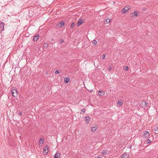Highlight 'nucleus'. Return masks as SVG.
Instances as JSON below:
<instances>
[{
	"instance_id": "obj_1",
	"label": "nucleus",
	"mask_w": 158,
	"mask_h": 158,
	"mask_svg": "<svg viewBox=\"0 0 158 158\" xmlns=\"http://www.w3.org/2000/svg\"><path fill=\"white\" fill-rule=\"evenodd\" d=\"M130 9V6H125L121 10V12L123 14H125L126 13L128 10Z\"/></svg>"
},
{
	"instance_id": "obj_2",
	"label": "nucleus",
	"mask_w": 158,
	"mask_h": 158,
	"mask_svg": "<svg viewBox=\"0 0 158 158\" xmlns=\"http://www.w3.org/2000/svg\"><path fill=\"white\" fill-rule=\"evenodd\" d=\"M148 102L147 101H143L141 102L140 105L141 107L143 108H146L147 107L148 105H147Z\"/></svg>"
},
{
	"instance_id": "obj_3",
	"label": "nucleus",
	"mask_w": 158,
	"mask_h": 158,
	"mask_svg": "<svg viewBox=\"0 0 158 158\" xmlns=\"http://www.w3.org/2000/svg\"><path fill=\"white\" fill-rule=\"evenodd\" d=\"M18 91L17 90L13 89L11 91V93L12 96L15 97H16L18 95Z\"/></svg>"
},
{
	"instance_id": "obj_4",
	"label": "nucleus",
	"mask_w": 158,
	"mask_h": 158,
	"mask_svg": "<svg viewBox=\"0 0 158 158\" xmlns=\"http://www.w3.org/2000/svg\"><path fill=\"white\" fill-rule=\"evenodd\" d=\"M49 147L48 145H46L43 150L44 153L45 154V155H46L48 153V150Z\"/></svg>"
},
{
	"instance_id": "obj_5",
	"label": "nucleus",
	"mask_w": 158,
	"mask_h": 158,
	"mask_svg": "<svg viewBox=\"0 0 158 158\" xmlns=\"http://www.w3.org/2000/svg\"><path fill=\"white\" fill-rule=\"evenodd\" d=\"M129 155L127 153H124L122 155L121 158H128Z\"/></svg>"
},
{
	"instance_id": "obj_6",
	"label": "nucleus",
	"mask_w": 158,
	"mask_h": 158,
	"mask_svg": "<svg viewBox=\"0 0 158 158\" xmlns=\"http://www.w3.org/2000/svg\"><path fill=\"white\" fill-rule=\"evenodd\" d=\"M143 137L148 138L149 136V134L148 131H145L143 135Z\"/></svg>"
},
{
	"instance_id": "obj_7",
	"label": "nucleus",
	"mask_w": 158,
	"mask_h": 158,
	"mask_svg": "<svg viewBox=\"0 0 158 158\" xmlns=\"http://www.w3.org/2000/svg\"><path fill=\"white\" fill-rule=\"evenodd\" d=\"M138 13L137 11L135 10L131 14V17L135 16H138Z\"/></svg>"
},
{
	"instance_id": "obj_8",
	"label": "nucleus",
	"mask_w": 158,
	"mask_h": 158,
	"mask_svg": "<svg viewBox=\"0 0 158 158\" xmlns=\"http://www.w3.org/2000/svg\"><path fill=\"white\" fill-rule=\"evenodd\" d=\"M4 24L3 22H0V30L2 31L4 30Z\"/></svg>"
},
{
	"instance_id": "obj_9",
	"label": "nucleus",
	"mask_w": 158,
	"mask_h": 158,
	"mask_svg": "<svg viewBox=\"0 0 158 158\" xmlns=\"http://www.w3.org/2000/svg\"><path fill=\"white\" fill-rule=\"evenodd\" d=\"M84 21L82 19H79L78 20L77 24L78 26H79L83 23Z\"/></svg>"
},
{
	"instance_id": "obj_10",
	"label": "nucleus",
	"mask_w": 158,
	"mask_h": 158,
	"mask_svg": "<svg viewBox=\"0 0 158 158\" xmlns=\"http://www.w3.org/2000/svg\"><path fill=\"white\" fill-rule=\"evenodd\" d=\"M54 158H60V154L57 152L55 155Z\"/></svg>"
},
{
	"instance_id": "obj_11",
	"label": "nucleus",
	"mask_w": 158,
	"mask_h": 158,
	"mask_svg": "<svg viewBox=\"0 0 158 158\" xmlns=\"http://www.w3.org/2000/svg\"><path fill=\"white\" fill-rule=\"evenodd\" d=\"M64 25V22L63 21L60 22L58 24V26L59 27H61L62 26Z\"/></svg>"
},
{
	"instance_id": "obj_12",
	"label": "nucleus",
	"mask_w": 158,
	"mask_h": 158,
	"mask_svg": "<svg viewBox=\"0 0 158 158\" xmlns=\"http://www.w3.org/2000/svg\"><path fill=\"white\" fill-rule=\"evenodd\" d=\"M85 120L86 122L87 123H89V121L90 120V118L89 116H86L85 117Z\"/></svg>"
},
{
	"instance_id": "obj_13",
	"label": "nucleus",
	"mask_w": 158,
	"mask_h": 158,
	"mask_svg": "<svg viewBox=\"0 0 158 158\" xmlns=\"http://www.w3.org/2000/svg\"><path fill=\"white\" fill-rule=\"evenodd\" d=\"M44 139H42V138H41L39 141V143L40 144H40H41V145L42 146V145L43 144L44 142Z\"/></svg>"
},
{
	"instance_id": "obj_14",
	"label": "nucleus",
	"mask_w": 158,
	"mask_h": 158,
	"mask_svg": "<svg viewBox=\"0 0 158 158\" xmlns=\"http://www.w3.org/2000/svg\"><path fill=\"white\" fill-rule=\"evenodd\" d=\"M70 81V78L69 77H65L64 79V82L66 83H68Z\"/></svg>"
},
{
	"instance_id": "obj_15",
	"label": "nucleus",
	"mask_w": 158,
	"mask_h": 158,
	"mask_svg": "<svg viewBox=\"0 0 158 158\" xmlns=\"http://www.w3.org/2000/svg\"><path fill=\"white\" fill-rule=\"evenodd\" d=\"M39 38V35H37L34 36L33 38V40L34 41H36Z\"/></svg>"
},
{
	"instance_id": "obj_16",
	"label": "nucleus",
	"mask_w": 158,
	"mask_h": 158,
	"mask_svg": "<svg viewBox=\"0 0 158 158\" xmlns=\"http://www.w3.org/2000/svg\"><path fill=\"white\" fill-rule=\"evenodd\" d=\"M117 104L119 105V106H122L123 104V103L122 102V100H120V101H119L117 102Z\"/></svg>"
},
{
	"instance_id": "obj_17",
	"label": "nucleus",
	"mask_w": 158,
	"mask_h": 158,
	"mask_svg": "<svg viewBox=\"0 0 158 158\" xmlns=\"http://www.w3.org/2000/svg\"><path fill=\"white\" fill-rule=\"evenodd\" d=\"M104 92L102 91H99L98 94L100 96H102L104 94Z\"/></svg>"
},
{
	"instance_id": "obj_18",
	"label": "nucleus",
	"mask_w": 158,
	"mask_h": 158,
	"mask_svg": "<svg viewBox=\"0 0 158 158\" xmlns=\"http://www.w3.org/2000/svg\"><path fill=\"white\" fill-rule=\"evenodd\" d=\"M110 19L108 18H106L104 20V21L105 22H106V23H109L110 22Z\"/></svg>"
},
{
	"instance_id": "obj_19",
	"label": "nucleus",
	"mask_w": 158,
	"mask_h": 158,
	"mask_svg": "<svg viewBox=\"0 0 158 158\" xmlns=\"http://www.w3.org/2000/svg\"><path fill=\"white\" fill-rule=\"evenodd\" d=\"M97 129V128L96 127H93L91 128V131L93 132H95L96 131V130Z\"/></svg>"
},
{
	"instance_id": "obj_20",
	"label": "nucleus",
	"mask_w": 158,
	"mask_h": 158,
	"mask_svg": "<svg viewBox=\"0 0 158 158\" xmlns=\"http://www.w3.org/2000/svg\"><path fill=\"white\" fill-rule=\"evenodd\" d=\"M156 133L158 134V127H156L154 129Z\"/></svg>"
},
{
	"instance_id": "obj_21",
	"label": "nucleus",
	"mask_w": 158,
	"mask_h": 158,
	"mask_svg": "<svg viewBox=\"0 0 158 158\" xmlns=\"http://www.w3.org/2000/svg\"><path fill=\"white\" fill-rule=\"evenodd\" d=\"M44 48H47L48 47V44L47 43H45L44 45Z\"/></svg>"
},
{
	"instance_id": "obj_22",
	"label": "nucleus",
	"mask_w": 158,
	"mask_h": 158,
	"mask_svg": "<svg viewBox=\"0 0 158 158\" xmlns=\"http://www.w3.org/2000/svg\"><path fill=\"white\" fill-rule=\"evenodd\" d=\"M85 108H83L82 110H81V113H84L85 112Z\"/></svg>"
},
{
	"instance_id": "obj_23",
	"label": "nucleus",
	"mask_w": 158,
	"mask_h": 158,
	"mask_svg": "<svg viewBox=\"0 0 158 158\" xmlns=\"http://www.w3.org/2000/svg\"><path fill=\"white\" fill-rule=\"evenodd\" d=\"M74 23L73 22L72 23L70 26L71 27L73 28L74 27Z\"/></svg>"
},
{
	"instance_id": "obj_24",
	"label": "nucleus",
	"mask_w": 158,
	"mask_h": 158,
	"mask_svg": "<svg viewBox=\"0 0 158 158\" xmlns=\"http://www.w3.org/2000/svg\"><path fill=\"white\" fill-rule=\"evenodd\" d=\"M97 43V41L95 40H94L93 41V44H96Z\"/></svg>"
},
{
	"instance_id": "obj_25",
	"label": "nucleus",
	"mask_w": 158,
	"mask_h": 158,
	"mask_svg": "<svg viewBox=\"0 0 158 158\" xmlns=\"http://www.w3.org/2000/svg\"><path fill=\"white\" fill-rule=\"evenodd\" d=\"M147 142L148 143H150L152 142L149 139H148L147 140Z\"/></svg>"
},
{
	"instance_id": "obj_26",
	"label": "nucleus",
	"mask_w": 158,
	"mask_h": 158,
	"mask_svg": "<svg viewBox=\"0 0 158 158\" xmlns=\"http://www.w3.org/2000/svg\"><path fill=\"white\" fill-rule=\"evenodd\" d=\"M64 42V40L62 39H60L59 40V42L60 43H62L63 42Z\"/></svg>"
},
{
	"instance_id": "obj_27",
	"label": "nucleus",
	"mask_w": 158,
	"mask_h": 158,
	"mask_svg": "<svg viewBox=\"0 0 158 158\" xmlns=\"http://www.w3.org/2000/svg\"><path fill=\"white\" fill-rule=\"evenodd\" d=\"M128 66H126L125 67V68L124 69V70L125 71H127L128 70Z\"/></svg>"
},
{
	"instance_id": "obj_28",
	"label": "nucleus",
	"mask_w": 158,
	"mask_h": 158,
	"mask_svg": "<svg viewBox=\"0 0 158 158\" xmlns=\"http://www.w3.org/2000/svg\"><path fill=\"white\" fill-rule=\"evenodd\" d=\"M102 153L103 154H106V151H103L102 152Z\"/></svg>"
},
{
	"instance_id": "obj_29",
	"label": "nucleus",
	"mask_w": 158,
	"mask_h": 158,
	"mask_svg": "<svg viewBox=\"0 0 158 158\" xmlns=\"http://www.w3.org/2000/svg\"><path fill=\"white\" fill-rule=\"evenodd\" d=\"M59 71L58 70H56L55 73V74H59Z\"/></svg>"
},
{
	"instance_id": "obj_30",
	"label": "nucleus",
	"mask_w": 158,
	"mask_h": 158,
	"mask_svg": "<svg viewBox=\"0 0 158 158\" xmlns=\"http://www.w3.org/2000/svg\"><path fill=\"white\" fill-rule=\"evenodd\" d=\"M18 114L19 116H21L22 115V114L21 112H19L18 113Z\"/></svg>"
},
{
	"instance_id": "obj_31",
	"label": "nucleus",
	"mask_w": 158,
	"mask_h": 158,
	"mask_svg": "<svg viewBox=\"0 0 158 158\" xmlns=\"http://www.w3.org/2000/svg\"><path fill=\"white\" fill-rule=\"evenodd\" d=\"M105 58V55H103L102 56V58L103 59H104Z\"/></svg>"
},
{
	"instance_id": "obj_32",
	"label": "nucleus",
	"mask_w": 158,
	"mask_h": 158,
	"mask_svg": "<svg viewBox=\"0 0 158 158\" xmlns=\"http://www.w3.org/2000/svg\"><path fill=\"white\" fill-rule=\"evenodd\" d=\"M111 67H110L108 69V70L109 71H110L111 70Z\"/></svg>"
},
{
	"instance_id": "obj_33",
	"label": "nucleus",
	"mask_w": 158,
	"mask_h": 158,
	"mask_svg": "<svg viewBox=\"0 0 158 158\" xmlns=\"http://www.w3.org/2000/svg\"><path fill=\"white\" fill-rule=\"evenodd\" d=\"M97 158H102L101 157H98Z\"/></svg>"
}]
</instances>
